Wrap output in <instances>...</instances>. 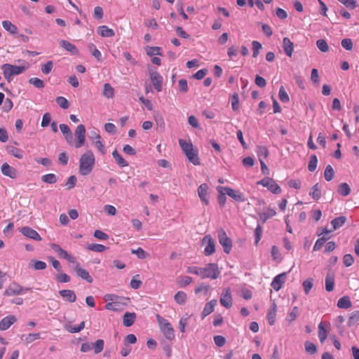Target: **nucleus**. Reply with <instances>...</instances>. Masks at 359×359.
Here are the masks:
<instances>
[{
  "mask_svg": "<svg viewBox=\"0 0 359 359\" xmlns=\"http://www.w3.org/2000/svg\"><path fill=\"white\" fill-rule=\"evenodd\" d=\"M29 67L27 62H24L22 65L17 66L11 64H4L1 66L4 79L10 83L15 76L20 75L25 72Z\"/></svg>",
  "mask_w": 359,
  "mask_h": 359,
  "instance_id": "1",
  "label": "nucleus"
},
{
  "mask_svg": "<svg viewBox=\"0 0 359 359\" xmlns=\"http://www.w3.org/2000/svg\"><path fill=\"white\" fill-rule=\"evenodd\" d=\"M95 158L91 150L86 151L79 159V173L81 175H89L95 165Z\"/></svg>",
  "mask_w": 359,
  "mask_h": 359,
  "instance_id": "2",
  "label": "nucleus"
},
{
  "mask_svg": "<svg viewBox=\"0 0 359 359\" xmlns=\"http://www.w3.org/2000/svg\"><path fill=\"white\" fill-rule=\"evenodd\" d=\"M179 144L186 155L189 162L195 165H200V158L198 157V150L194 147L191 141H187L183 139L179 140Z\"/></svg>",
  "mask_w": 359,
  "mask_h": 359,
  "instance_id": "3",
  "label": "nucleus"
},
{
  "mask_svg": "<svg viewBox=\"0 0 359 359\" xmlns=\"http://www.w3.org/2000/svg\"><path fill=\"white\" fill-rule=\"evenodd\" d=\"M104 300L107 302L105 309L109 311H118L122 305H126L127 299L120 297L116 294H107L104 296Z\"/></svg>",
  "mask_w": 359,
  "mask_h": 359,
  "instance_id": "4",
  "label": "nucleus"
},
{
  "mask_svg": "<svg viewBox=\"0 0 359 359\" xmlns=\"http://www.w3.org/2000/svg\"><path fill=\"white\" fill-rule=\"evenodd\" d=\"M156 318L160 330L164 337L169 341L173 340L175 339V330L168 320L158 314L156 316Z\"/></svg>",
  "mask_w": 359,
  "mask_h": 359,
  "instance_id": "5",
  "label": "nucleus"
},
{
  "mask_svg": "<svg viewBox=\"0 0 359 359\" xmlns=\"http://www.w3.org/2000/svg\"><path fill=\"white\" fill-rule=\"evenodd\" d=\"M220 275L218 265L215 263L207 264L204 267L200 268L199 276L204 278L217 279Z\"/></svg>",
  "mask_w": 359,
  "mask_h": 359,
  "instance_id": "6",
  "label": "nucleus"
},
{
  "mask_svg": "<svg viewBox=\"0 0 359 359\" xmlns=\"http://www.w3.org/2000/svg\"><path fill=\"white\" fill-rule=\"evenodd\" d=\"M86 130L84 125H79L76 127L74 133L76 140L75 141L72 140V143L69 144L76 148H80L83 147L86 142Z\"/></svg>",
  "mask_w": 359,
  "mask_h": 359,
  "instance_id": "7",
  "label": "nucleus"
},
{
  "mask_svg": "<svg viewBox=\"0 0 359 359\" xmlns=\"http://www.w3.org/2000/svg\"><path fill=\"white\" fill-rule=\"evenodd\" d=\"M257 184L266 187L269 191L274 194H280L282 191L281 188L276 182L271 177H265L257 182Z\"/></svg>",
  "mask_w": 359,
  "mask_h": 359,
  "instance_id": "8",
  "label": "nucleus"
},
{
  "mask_svg": "<svg viewBox=\"0 0 359 359\" xmlns=\"http://www.w3.org/2000/svg\"><path fill=\"white\" fill-rule=\"evenodd\" d=\"M30 290V288L26 287L24 288L19 283L13 281L9 284V285L6 287L5 291L4 292V296H14V295H20L23 294L25 292Z\"/></svg>",
  "mask_w": 359,
  "mask_h": 359,
  "instance_id": "9",
  "label": "nucleus"
},
{
  "mask_svg": "<svg viewBox=\"0 0 359 359\" xmlns=\"http://www.w3.org/2000/svg\"><path fill=\"white\" fill-rule=\"evenodd\" d=\"M218 239L220 245L223 247L224 252L229 254L232 249V241L230 238L228 237L224 230H219Z\"/></svg>",
  "mask_w": 359,
  "mask_h": 359,
  "instance_id": "10",
  "label": "nucleus"
},
{
  "mask_svg": "<svg viewBox=\"0 0 359 359\" xmlns=\"http://www.w3.org/2000/svg\"><path fill=\"white\" fill-rule=\"evenodd\" d=\"M149 74L151 81L154 88L158 91L162 90L163 86V77L155 69L149 67Z\"/></svg>",
  "mask_w": 359,
  "mask_h": 359,
  "instance_id": "11",
  "label": "nucleus"
},
{
  "mask_svg": "<svg viewBox=\"0 0 359 359\" xmlns=\"http://www.w3.org/2000/svg\"><path fill=\"white\" fill-rule=\"evenodd\" d=\"M202 245H205L204 254L210 256L215 252V243L210 235H206L202 240Z\"/></svg>",
  "mask_w": 359,
  "mask_h": 359,
  "instance_id": "12",
  "label": "nucleus"
},
{
  "mask_svg": "<svg viewBox=\"0 0 359 359\" xmlns=\"http://www.w3.org/2000/svg\"><path fill=\"white\" fill-rule=\"evenodd\" d=\"M50 248L57 254V255L60 257L64 258L72 264L76 263V257L69 255L67 251L64 250L59 245L52 243L50 244Z\"/></svg>",
  "mask_w": 359,
  "mask_h": 359,
  "instance_id": "13",
  "label": "nucleus"
},
{
  "mask_svg": "<svg viewBox=\"0 0 359 359\" xmlns=\"http://www.w3.org/2000/svg\"><path fill=\"white\" fill-rule=\"evenodd\" d=\"M19 231L22 233V235L30 239L34 240L36 241H41L42 240V238L39 234V233L31 227L23 226L20 228Z\"/></svg>",
  "mask_w": 359,
  "mask_h": 359,
  "instance_id": "14",
  "label": "nucleus"
},
{
  "mask_svg": "<svg viewBox=\"0 0 359 359\" xmlns=\"http://www.w3.org/2000/svg\"><path fill=\"white\" fill-rule=\"evenodd\" d=\"M219 302L220 304L226 309L231 307L232 297L230 288L227 287L223 290Z\"/></svg>",
  "mask_w": 359,
  "mask_h": 359,
  "instance_id": "15",
  "label": "nucleus"
},
{
  "mask_svg": "<svg viewBox=\"0 0 359 359\" xmlns=\"http://www.w3.org/2000/svg\"><path fill=\"white\" fill-rule=\"evenodd\" d=\"M318 335L321 344H323L327 337L329 332V324L325 322H320L318 326Z\"/></svg>",
  "mask_w": 359,
  "mask_h": 359,
  "instance_id": "16",
  "label": "nucleus"
},
{
  "mask_svg": "<svg viewBox=\"0 0 359 359\" xmlns=\"http://www.w3.org/2000/svg\"><path fill=\"white\" fill-rule=\"evenodd\" d=\"M74 264H76L74 266V271H76V275L81 278L86 280L88 283H91L93 282V278L90 276L88 271L82 269L79 262H76V263Z\"/></svg>",
  "mask_w": 359,
  "mask_h": 359,
  "instance_id": "17",
  "label": "nucleus"
},
{
  "mask_svg": "<svg viewBox=\"0 0 359 359\" xmlns=\"http://www.w3.org/2000/svg\"><path fill=\"white\" fill-rule=\"evenodd\" d=\"M286 279V273H282L274 277L271 282V287L276 290L279 291Z\"/></svg>",
  "mask_w": 359,
  "mask_h": 359,
  "instance_id": "18",
  "label": "nucleus"
},
{
  "mask_svg": "<svg viewBox=\"0 0 359 359\" xmlns=\"http://www.w3.org/2000/svg\"><path fill=\"white\" fill-rule=\"evenodd\" d=\"M282 47L287 56L291 57L294 52V43L288 38L284 37L283 39Z\"/></svg>",
  "mask_w": 359,
  "mask_h": 359,
  "instance_id": "19",
  "label": "nucleus"
},
{
  "mask_svg": "<svg viewBox=\"0 0 359 359\" xmlns=\"http://www.w3.org/2000/svg\"><path fill=\"white\" fill-rule=\"evenodd\" d=\"M16 320L17 319L13 315H8L4 317L0 321V330L5 331L8 330Z\"/></svg>",
  "mask_w": 359,
  "mask_h": 359,
  "instance_id": "20",
  "label": "nucleus"
},
{
  "mask_svg": "<svg viewBox=\"0 0 359 359\" xmlns=\"http://www.w3.org/2000/svg\"><path fill=\"white\" fill-rule=\"evenodd\" d=\"M325 290L327 292L334 290L335 284V276L333 271H328L325 279Z\"/></svg>",
  "mask_w": 359,
  "mask_h": 359,
  "instance_id": "21",
  "label": "nucleus"
},
{
  "mask_svg": "<svg viewBox=\"0 0 359 359\" xmlns=\"http://www.w3.org/2000/svg\"><path fill=\"white\" fill-rule=\"evenodd\" d=\"M1 170L4 175L9 177L11 179H15L17 177V170L7 163L2 164Z\"/></svg>",
  "mask_w": 359,
  "mask_h": 359,
  "instance_id": "22",
  "label": "nucleus"
},
{
  "mask_svg": "<svg viewBox=\"0 0 359 359\" xmlns=\"http://www.w3.org/2000/svg\"><path fill=\"white\" fill-rule=\"evenodd\" d=\"M223 189L225 191L226 194H227L229 196L231 197L236 201H239V202L245 201L244 196L240 191H236L229 187H224Z\"/></svg>",
  "mask_w": 359,
  "mask_h": 359,
  "instance_id": "23",
  "label": "nucleus"
},
{
  "mask_svg": "<svg viewBox=\"0 0 359 359\" xmlns=\"http://www.w3.org/2000/svg\"><path fill=\"white\" fill-rule=\"evenodd\" d=\"M208 186L205 183L201 184L198 188V196L201 201L206 205L209 203L208 198Z\"/></svg>",
  "mask_w": 359,
  "mask_h": 359,
  "instance_id": "24",
  "label": "nucleus"
},
{
  "mask_svg": "<svg viewBox=\"0 0 359 359\" xmlns=\"http://www.w3.org/2000/svg\"><path fill=\"white\" fill-rule=\"evenodd\" d=\"M60 295L67 302L73 303L76 300L75 292L72 290H62L59 291Z\"/></svg>",
  "mask_w": 359,
  "mask_h": 359,
  "instance_id": "25",
  "label": "nucleus"
},
{
  "mask_svg": "<svg viewBox=\"0 0 359 359\" xmlns=\"http://www.w3.org/2000/svg\"><path fill=\"white\" fill-rule=\"evenodd\" d=\"M277 312V305L273 300L271 303L270 309L267 313V320L270 325H273L275 323Z\"/></svg>",
  "mask_w": 359,
  "mask_h": 359,
  "instance_id": "26",
  "label": "nucleus"
},
{
  "mask_svg": "<svg viewBox=\"0 0 359 359\" xmlns=\"http://www.w3.org/2000/svg\"><path fill=\"white\" fill-rule=\"evenodd\" d=\"M60 45L72 55H77L79 53L77 48L68 41L61 40Z\"/></svg>",
  "mask_w": 359,
  "mask_h": 359,
  "instance_id": "27",
  "label": "nucleus"
},
{
  "mask_svg": "<svg viewBox=\"0 0 359 359\" xmlns=\"http://www.w3.org/2000/svg\"><path fill=\"white\" fill-rule=\"evenodd\" d=\"M217 302L216 299H212L205 304V305L203 308V310L202 311L203 318L206 317L207 316H208L209 314H210L211 313L213 312V311L215 309V306L217 305Z\"/></svg>",
  "mask_w": 359,
  "mask_h": 359,
  "instance_id": "28",
  "label": "nucleus"
},
{
  "mask_svg": "<svg viewBox=\"0 0 359 359\" xmlns=\"http://www.w3.org/2000/svg\"><path fill=\"white\" fill-rule=\"evenodd\" d=\"M61 132L63 133L68 144L72 143V133L67 124L62 123L59 126Z\"/></svg>",
  "mask_w": 359,
  "mask_h": 359,
  "instance_id": "29",
  "label": "nucleus"
},
{
  "mask_svg": "<svg viewBox=\"0 0 359 359\" xmlns=\"http://www.w3.org/2000/svg\"><path fill=\"white\" fill-rule=\"evenodd\" d=\"M97 33L102 37H112L115 35L114 31L105 25L100 26Z\"/></svg>",
  "mask_w": 359,
  "mask_h": 359,
  "instance_id": "30",
  "label": "nucleus"
},
{
  "mask_svg": "<svg viewBox=\"0 0 359 359\" xmlns=\"http://www.w3.org/2000/svg\"><path fill=\"white\" fill-rule=\"evenodd\" d=\"M259 218L262 220V222H266L269 219L273 217L276 215V212L274 209L267 208L266 211L258 214Z\"/></svg>",
  "mask_w": 359,
  "mask_h": 359,
  "instance_id": "31",
  "label": "nucleus"
},
{
  "mask_svg": "<svg viewBox=\"0 0 359 359\" xmlns=\"http://www.w3.org/2000/svg\"><path fill=\"white\" fill-rule=\"evenodd\" d=\"M136 314L135 313L126 312L123 318V324L126 327H130L135 322Z\"/></svg>",
  "mask_w": 359,
  "mask_h": 359,
  "instance_id": "32",
  "label": "nucleus"
},
{
  "mask_svg": "<svg viewBox=\"0 0 359 359\" xmlns=\"http://www.w3.org/2000/svg\"><path fill=\"white\" fill-rule=\"evenodd\" d=\"M102 95L107 98L111 99L114 96V88L111 86V84L107 83L103 86L102 90Z\"/></svg>",
  "mask_w": 359,
  "mask_h": 359,
  "instance_id": "33",
  "label": "nucleus"
},
{
  "mask_svg": "<svg viewBox=\"0 0 359 359\" xmlns=\"http://www.w3.org/2000/svg\"><path fill=\"white\" fill-rule=\"evenodd\" d=\"M41 338L40 333H32L28 334L27 335H22L21 337V339L26 344H29L35 340L39 339Z\"/></svg>",
  "mask_w": 359,
  "mask_h": 359,
  "instance_id": "34",
  "label": "nucleus"
},
{
  "mask_svg": "<svg viewBox=\"0 0 359 359\" xmlns=\"http://www.w3.org/2000/svg\"><path fill=\"white\" fill-rule=\"evenodd\" d=\"M112 156L120 167L123 168L128 165V162L121 156L116 149L112 152Z\"/></svg>",
  "mask_w": 359,
  "mask_h": 359,
  "instance_id": "35",
  "label": "nucleus"
},
{
  "mask_svg": "<svg viewBox=\"0 0 359 359\" xmlns=\"http://www.w3.org/2000/svg\"><path fill=\"white\" fill-rule=\"evenodd\" d=\"M2 26L5 30L11 34H16L18 32V27L9 20H4Z\"/></svg>",
  "mask_w": 359,
  "mask_h": 359,
  "instance_id": "36",
  "label": "nucleus"
},
{
  "mask_svg": "<svg viewBox=\"0 0 359 359\" xmlns=\"http://www.w3.org/2000/svg\"><path fill=\"white\" fill-rule=\"evenodd\" d=\"M351 306V302L348 296L340 298L337 302V306L340 309H349Z\"/></svg>",
  "mask_w": 359,
  "mask_h": 359,
  "instance_id": "37",
  "label": "nucleus"
},
{
  "mask_svg": "<svg viewBox=\"0 0 359 359\" xmlns=\"http://www.w3.org/2000/svg\"><path fill=\"white\" fill-rule=\"evenodd\" d=\"M29 265L34 270H44L47 267V264L45 262L36 259H32Z\"/></svg>",
  "mask_w": 359,
  "mask_h": 359,
  "instance_id": "38",
  "label": "nucleus"
},
{
  "mask_svg": "<svg viewBox=\"0 0 359 359\" xmlns=\"http://www.w3.org/2000/svg\"><path fill=\"white\" fill-rule=\"evenodd\" d=\"M174 299L177 304L183 305L187 299V294L183 291H178L174 296Z\"/></svg>",
  "mask_w": 359,
  "mask_h": 359,
  "instance_id": "39",
  "label": "nucleus"
},
{
  "mask_svg": "<svg viewBox=\"0 0 359 359\" xmlns=\"http://www.w3.org/2000/svg\"><path fill=\"white\" fill-rule=\"evenodd\" d=\"M256 152L257 154L259 161H261V159H262L263 161L264 159H266L269 154V150L265 146H257Z\"/></svg>",
  "mask_w": 359,
  "mask_h": 359,
  "instance_id": "40",
  "label": "nucleus"
},
{
  "mask_svg": "<svg viewBox=\"0 0 359 359\" xmlns=\"http://www.w3.org/2000/svg\"><path fill=\"white\" fill-rule=\"evenodd\" d=\"M309 195L316 201H318L321 197V191L320 185L316 183L311 189Z\"/></svg>",
  "mask_w": 359,
  "mask_h": 359,
  "instance_id": "41",
  "label": "nucleus"
},
{
  "mask_svg": "<svg viewBox=\"0 0 359 359\" xmlns=\"http://www.w3.org/2000/svg\"><path fill=\"white\" fill-rule=\"evenodd\" d=\"M359 323V311H355L350 313L348 319V326L351 327Z\"/></svg>",
  "mask_w": 359,
  "mask_h": 359,
  "instance_id": "42",
  "label": "nucleus"
},
{
  "mask_svg": "<svg viewBox=\"0 0 359 359\" xmlns=\"http://www.w3.org/2000/svg\"><path fill=\"white\" fill-rule=\"evenodd\" d=\"M346 221V218L344 216H340L339 217L334 218L331 224L333 227V230H336L341 226H342Z\"/></svg>",
  "mask_w": 359,
  "mask_h": 359,
  "instance_id": "43",
  "label": "nucleus"
},
{
  "mask_svg": "<svg viewBox=\"0 0 359 359\" xmlns=\"http://www.w3.org/2000/svg\"><path fill=\"white\" fill-rule=\"evenodd\" d=\"M338 192L340 195L346 196L351 193V188L347 183L343 182L338 186Z\"/></svg>",
  "mask_w": 359,
  "mask_h": 359,
  "instance_id": "44",
  "label": "nucleus"
},
{
  "mask_svg": "<svg viewBox=\"0 0 359 359\" xmlns=\"http://www.w3.org/2000/svg\"><path fill=\"white\" fill-rule=\"evenodd\" d=\"M41 180L47 184H54L57 181V177L55 174L49 173L43 175Z\"/></svg>",
  "mask_w": 359,
  "mask_h": 359,
  "instance_id": "45",
  "label": "nucleus"
},
{
  "mask_svg": "<svg viewBox=\"0 0 359 359\" xmlns=\"http://www.w3.org/2000/svg\"><path fill=\"white\" fill-rule=\"evenodd\" d=\"M334 176V171L333 168L330 165H327L324 172V177L326 181H331Z\"/></svg>",
  "mask_w": 359,
  "mask_h": 359,
  "instance_id": "46",
  "label": "nucleus"
},
{
  "mask_svg": "<svg viewBox=\"0 0 359 359\" xmlns=\"http://www.w3.org/2000/svg\"><path fill=\"white\" fill-rule=\"evenodd\" d=\"M104 341L103 339H97L95 343L93 344L92 347L94 348L95 354L101 353L104 349Z\"/></svg>",
  "mask_w": 359,
  "mask_h": 359,
  "instance_id": "47",
  "label": "nucleus"
},
{
  "mask_svg": "<svg viewBox=\"0 0 359 359\" xmlns=\"http://www.w3.org/2000/svg\"><path fill=\"white\" fill-rule=\"evenodd\" d=\"M192 282V278L189 276H180L177 278V283L180 287H185Z\"/></svg>",
  "mask_w": 359,
  "mask_h": 359,
  "instance_id": "48",
  "label": "nucleus"
},
{
  "mask_svg": "<svg viewBox=\"0 0 359 359\" xmlns=\"http://www.w3.org/2000/svg\"><path fill=\"white\" fill-rule=\"evenodd\" d=\"M304 346L306 352L309 354L313 355L317 352L316 346L309 341H305Z\"/></svg>",
  "mask_w": 359,
  "mask_h": 359,
  "instance_id": "49",
  "label": "nucleus"
},
{
  "mask_svg": "<svg viewBox=\"0 0 359 359\" xmlns=\"http://www.w3.org/2000/svg\"><path fill=\"white\" fill-rule=\"evenodd\" d=\"M302 286L304 287V290L306 294H309L313 286V279L311 278H307L303 282Z\"/></svg>",
  "mask_w": 359,
  "mask_h": 359,
  "instance_id": "50",
  "label": "nucleus"
},
{
  "mask_svg": "<svg viewBox=\"0 0 359 359\" xmlns=\"http://www.w3.org/2000/svg\"><path fill=\"white\" fill-rule=\"evenodd\" d=\"M88 249L89 250H91L93 252H102L106 250L107 249V248L102 244L93 243V244H90L88 246Z\"/></svg>",
  "mask_w": 359,
  "mask_h": 359,
  "instance_id": "51",
  "label": "nucleus"
},
{
  "mask_svg": "<svg viewBox=\"0 0 359 359\" xmlns=\"http://www.w3.org/2000/svg\"><path fill=\"white\" fill-rule=\"evenodd\" d=\"M29 83L39 89L43 88L45 86L44 82L41 79L36 77H32L29 79Z\"/></svg>",
  "mask_w": 359,
  "mask_h": 359,
  "instance_id": "52",
  "label": "nucleus"
},
{
  "mask_svg": "<svg viewBox=\"0 0 359 359\" xmlns=\"http://www.w3.org/2000/svg\"><path fill=\"white\" fill-rule=\"evenodd\" d=\"M317 164H318L317 156L316 155L311 156L310 160L309 162V165H308V170L310 172L315 171L317 168Z\"/></svg>",
  "mask_w": 359,
  "mask_h": 359,
  "instance_id": "53",
  "label": "nucleus"
},
{
  "mask_svg": "<svg viewBox=\"0 0 359 359\" xmlns=\"http://www.w3.org/2000/svg\"><path fill=\"white\" fill-rule=\"evenodd\" d=\"M9 153L15 156V158L18 159H22L23 158V152L20 149L15 147H11L8 149Z\"/></svg>",
  "mask_w": 359,
  "mask_h": 359,
  "instance_id": "54",
  "label": "nucleus"
},
{
  "mask_svg": "<svg viewBox=\"0 0 359 359\" xmlns=\"http://www.w3.org/2000/svg\"><path fill=\"white\" fill-rule=\"evenodd\" d=\"M316 46L323 53H326L329 50V46L325 39H318L316 41Z\"/></svg>",
  "mask_w": 359,
  "mask_h": 359,
  "instance_id": "55",
  "label": "nucleus"
},
{
  "mask_svg": "<svg viewBox=\"0 0 359 359\" xmlns=\"http://www.w3.org/2000/svg\"><path fill=\"white\" fill-rule=\"evenodd\" d=\"M89 49L91 51L92 55L98 60H102V54L100 51L95 47L93 43L89 45Z\"/></svg>",
  "mask_w": 359,
  "mask_h": 359,
  "instance_id": "56",
  "label": "nucleus"
},
{
  "mask_svg": "<svg viewBox=\"0 0 359 359\" xmlns=\"http://www.w3.org/2000/svg\"><path fill=\"white\" fill-rule=\"evenodd\" d=\"M252 50H253L252 57H257L259 53V50L262 48V46L261 43H259L257 41H253L252 43Z\"/></svg>",
  "mask_w": 359,
  "mask_h": 359,
  "instance_id": "57",
  "label": "nucleus"
},
{
  "mask_svg": "<svg viewBox=\"0 0 359 359\" xmlns=\"http://www.w3.org/2000/svg\"><path fill=\"white\" fill-rule=\"evenodd\" d=\"M56 102L61 108L64 109H66L69 107L68 100L65 97L62 96L57 97L56 98Z\"/></svg>",
  "mask_w": 359,
  "mask_h": 359,
  "instance_id": "58",
  "label": "nucleus"
},
{
  "mask_svg": "<svg viewBox=\"0 0 359 359\" xmlns=\"http://www.w3.org/2000/svg\"><path fill=\"white\" fill-rule=\"evenodd\" d=\"M278 97L281 102H287L290 100L289 96L283 86H281L279 89Z\"/></svg>",
  "mask_w": 359,
  "mask_h": 359,
  "instance_id": "59",
  "label": "nucleus"
},
{
  "mask_svg": "<svg viewBox=\"0 0 359 359\" xmlns=\"http://www.w3.org/2000/svg\"><path fill=\"white\" fill-rule=\"evenodd\" d=\"M340 3L344 4L346 8L354 9L358 6L357 2L355 0H338Z\"/></svg>",
  "mask_w": 359,
  "mask_h": 359,
  "instance_id": "60",
  "label": "nucleus"
},
{
  "mask_svg": "<svg viewBox=\"0 0 359 359\" xmlns=\"http://www.w3.org/2000/svg\"><path fill=\"white\" fill-rule=\"evenodd\" d=\"M53 63L52 61H48L46 64L41 67V72L44 74H48L53 69Z\"/></svg>",
  "mask_w": 359,
  "mask_h": 359,
  "instance_id": "61",
  "label": "nucleus"
},
{
  "mask_svg": "<svg viewBox=\"0 0 359 359\" xmlns=\"http://www.w3.org/2000/svg\"><path fill=\"white\" fill-rule=\"evenodd\" d=\"M262 234V228L259 224H258L255 229V245H257L259 241L261 240Z\"/></svg>",
  "mask_w": 359,
  "mask_h": 359,
  "instance_id": "62",
  "label": "nucleus"
},
{
  "mask_svg": "<svg viewBox=\"0 0 359 359\" xmlns=\"http://www.w3.org/2000/svg\"><path fill=\"white\" fill-rule=\"evenodd\" d=\"M343 262L346 267H349L353 264L354 259L351 255L346 254L343 257Z\"/></svg>",
  "mask_w": 359,
  "mask_h": 359,
  "instance_id": "63",
  "label": "nucleus"
},
{
  "mask_svg": "<svg viewBox=\"0 0 359 359\" xmlns=\"http://www.w3.org/2000/svg\"><path fill=\"white\" fill-rule=\"evenodd\" d=\"M179 90L182 93H186L188 90L187 81L184 79H182L178 81Z\"/></svg>",
  "mask_w": 359,
  "mask_h": 359,
  "instance_id": "64",
  "label": "nucleus"
}]
</instances>
